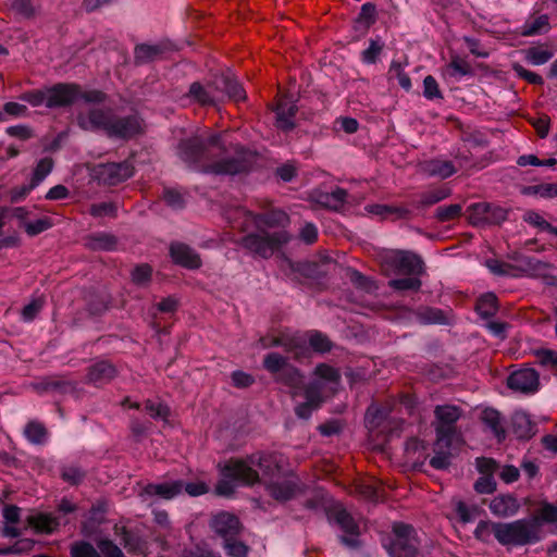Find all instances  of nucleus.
Masks as SVG:
<instances>
[{
    "mask_svg": "<svg viewBox=\"0 0 557 557\" xmlns=\"http://www.w3.org/2000/svg\"><path fill=\"white\" fill-rule=\"evenodd\" d=\"M233 150L236 157L215 160L226 148L221 134L209 133L182 140L177 153L188 165L205 172L234 175L247 171L250 165L248 152L239 146H234Z\"/></svg>",
    "mask_w": 557,
    "mask_h": 557,
    "instance_id": "1",
    "label": "nucleus"
},
{
    "mask_svg": "<svg viewBox=\"0 0 557 557\" xmlns=\"http://www.w3.org/2000/svg\"><path fill=\"white\" fill-rule=\"evenodd\" d=\"M257 466L267 482V490L276 500H288L295 496L298 485L296 478L288 476L281 479L278 476L281 467L274 455L253 454L247 459H232L225 465L223 475L227 479L238 481L245 485H253L260 481L258 472L253 469Z\"/></svg>",
    "mask_w": 557,
    "mask_h": 557,
    "instance_id": "2",
    "label": "nucleus"
},
{
    "mask_svg": "<svg viewBox=\"0 0 557 557\" xmlns=\"http://www.w3.org/2000/svg\"><path fill=\"white\" fill-rule=\"evenodd\" d=\"M495 539L503 546H524L542 539L536 519H519L512 522H497Z\"/></svg>",
    "mask_w": 557,
    "mask_h": 557,
    "instance_id": "3",
    "label": "nucleus"
},
{
    "mask_svg": "<svg viewBox=\"0 0 557 557\" xmlns=\"http://www.w3.org/2000/svg\"><path fill=\"white\" fill-rule=\"evenodd\" d=\"M289 239L290 236L283 230L273 233L261 231L259 234H249L243 237L240 245L250 253L268 259Z\"/></svg>",
    "mask_w": 557,
    "mask_h": 557,
    "instance_id": "4",
    "label": "nucleus"
},
{
    "mask_svg": "<svg viewBox=\"0 0 557 557\" xmlns=\"http://www.w3.org/2000/svg\"><path fill=\"white\" fill-rule=\"evenodd\" d=\"M393 534L394 536L387 545L391 557H418V539L411 525L395 523Z\"/></svg>",
    "mask_w": 557,
    "mask_h": 557,
    "instance_id": "5",
    "label": "nucleus"
},
{
    "mask_svg": "<svg viewBox=\"0 0 557 557\" xmlns=\"http://www.w3.org/2000/svg\"><path fill=\"white\" fill-rule=\"evenodd\" d=\"M382 264L403 274L421 275L424 273V263L422 259L410 251H386L382 256Z\"/></svg>",
    "mask_w": 557,
    "mask_h": 557,
    "instance_id": "6",
    "label": "nucleus"
},
{
    "mask_svg": "<svg viewBox=\"0 0 557 557\" xmlns=\"http://www.w3.org/2000/svg\"><path fill=\"white\" fill-rule=\"evenodd\" d=\"M468 219L472 225L500 224L507 220L508 211L488 202H478L468 207Z\"/></svg>",
    "mask_w": 557,
    "mask_h": 557,
    "instance_id": "7",
    "label": "nucleus"
},
{
    "mask_svg": "<svg viewBox=\"0 0 557 557\" xmlns=\"http://www.w3.org/2000/svg\"><path fill=\"white\" fill-rule=\"evenodd\" d=\"M330 520L334 521L343 532L347 534L341 536V541L348 547H357L359 545V524L350 512L342 505H335L329 512Z\"/></svg>",
    "mask_w": 557,
    "mask_h": 557,
    "instance_id": "8",
    "label": "nucleus"
},
{
    "mask_svg": "<svg viewBox=\"0 0 557 557\" xmlns=\"http://www.w3.org/2000/svg\"><path fill=\"white\" fill-rule=\"evenodd\" d=\"M96 178L110 186L117 185L133 175V166L131 163L124 162H112L98 164L94 169Z\"/></svg>",
    "mask_w": 557,
    "mask_h": 557,
    "instance_id": "9",
    "label": "nucleus"
},
{
    "mask_svg": "<svg viewBox=\"0 0 557 557\" xmlns=\"http://www.w3.org/2000/svg\"><path fill=\"white\" fill-rule=\"evenodd\" d=\"M437 423L436 437L453 440L455 436V423L460 418V409L456 406H436L434 410Z\"/></svg>",
    "mask_w": 557,
    "mask_h": 557,
    "instance_id": "10",
    "label": "nucleus"
},
{
    "mask_svg": "<svg viewBox=\"0 0 557 557\" xmlns=\"http://www.w3.org/2000/svg\"><path fill=\"white\" fill-rule=\"evenodd\" d=\"M108 136L119 139H131L143 132L141 120L137 115L116 116L113 114Z\"/></svg>",
    "mask_w": 557,
    "mask_h": 557,
    "instance_id": "11",
    "label": "nucleus"
},
{
    "mask_svg": "<svg viewBox=\"0 0 557 557\" xmlns=\"http://www.w3.org/2000/svg\"><path fill=\"white\" fill-rule=\"evenodd\" d=\"M113 113L111 110L91 109L77 116V124L84 131H102L107 135L111 126Z\"/></svg>",
    "mask_w": 557,
    "mask_h": 557,
    "instance_id": "12",
    "label": "nucleus"
},
{
    "mask_svg": "<svg viewBox=\"0 0 557 557\" xmlns=\"http://www.w3.org/2000/svg\"><path fill=\"white\" fill-rule=\"evenodd\" d=\"M510 389L522 393H535L540 386L539 373L534 369L525 368L512 372L507 379Z\"/></svg>",
    "mask_w": 557,
    "mask_h": 557,
    "instance_id": "13",
    "label": "nucleus"
},
{
    "mask_svg": "<svg viewBox=\"0 0 557 557\" xmlns=\"http://www.w3.org/2000/svg\"><path fill=\"white\" fill-rule=\"evenodd\" d=\"M81 88L75 84H57L48 88V108L66 107L79 99Z\"/></svg>",
    "mask_w": 557,
    "mask_h": 557,
    "instance_id": "14",
    "label": "nucleus"
},
{
    "mask_svg": "<svg viewBox=\"0 0 557 557\" xmlns=\"http://www.w3.org/2000/svg\"><path fill=\"white\" fill-rule=\"evenodd\" d=\"M246 221H251L260 231L263 227L284 226L288 222V215L282 210H271L263 214H253L250 211L239 209L237 211Z\"/></svg>",
    "mask_w": 557,
    "mask_h": 557,
    "instance_id": "15",
    "label": "nucleus"
},
{
    "mask_svg": "<svg viewBox=\"0 0 557 557\" xmlns=\"http://www.w3.org/2000/svg\"><path fill=\"white\" fill-rule=\"evenodd\" d=\"M117 373L119 371L113 363L108 360H100L88 367L86 383L102 386L110 383Z\"/></svg>",
    "mask_w": 557,
    "mask_h": 557,
    "instance_id": "16",
    "label": "nucleus"
},
{
    "mask_svg": "<svg viewBox=\"0 0 557 557\" xmlns=\"http://www.w3.org/2000/svg\"><path fill=\"white\" fill-rule=\"evenodd\" d=\"M210 527L222 539L237 536L242 530L238 518L226 511L214 515L211 519Z\"/></svg>",
    "mask_w": 557,
    "mask_h": 557,
    "instance_id": "17",
    "label": "nucleus"
},
{
    "mask_svg": "<svg viewBox=\"0 0 557 557\" xmlns=\"http://www.w3.org/2000/svg\"><path fill=\"white\" fill-rule=\"evenodd\" d=\"M213 86L220 95V100L223 96H227L230 99L235 101L244 100L246 98L244 88L230 73L216 75L213 79Z\"/></svg>",
    "mask_w": 557,
    "mask_h": 557,
    "instance_id": "18",
    "label": "nucleus"
},
{
    "mask_svg": "<svg viewBox=\"0 0 557 557\" xmlns=\"http://www.w3.org/2000/svg\"><path fill=\"white\" fill-rule=\"evenodd\" d=\"M170 255L176 264L187 269H198L201 267L199 255L189 246L183 243H173L170 246Z\"/></svg>",
    "mask_w": 557,
    "mask_h": 557,
    "instance_id": "19",
    "label": "nucleus"
},
{
    "mask_svg": "<svg viewBox=\"0 0 557 557\" xmlns=\"http://www.w3.org/2000/svg\"><path fill=\"white\" fill-rule=\"evenodd\" d=\"M183 487L184 482L181 480L157 484H147L144 487L141 495L150 497L158 496L163 499H172L183 492Z\"/></svg>",
    "mask_w": 557,
    "mask_h": 557,
    "instance_id": "20",
    "label": "nucleus"
},
{
    "mask_svg": "<svg viewBox=\"0 0 557 557\" xmlns=\"http://www.w3.org/2000/svg\"><path fill=\"white\" fill-rule=\"evenodd\" d=\"M298 111L297 106L287 99H281L276 106V126L283 131H290L294 128V117Z\"/></svg>",
    "mask_w": 557,
    "mask_h": 557,
    "instance_id": "21",
    "label": "nucleus"
},
{
    "mask_svg": "<svg viewBox=\"0 0 557 557\" xmlns=\"http://www.w3.org/2000/svg\"><path fill=\"white\" fill-rule=\"evenodd\" d=\"M518 500L510 495H498L490 503V510L493 515L502 518L511 517L519 510Z\"/></svg>",
    "mask_w": 557,
    "mask_h": 557,
    "instance_id": "22",
    "label": "nucleus"
},
{
    "mask_svg": "<svg viewBox=\"0 0 557 557\" xmlns=\"http://www.w3.org/2000/svg\"><path fill=\"white\" fill-rule=\"evenodd\" d=\"M453 440L436 437L434 443V456L430 459V465L438 470L446 469L449 466L450 445Z\"/></svg>",
    "mask_w": 557,
    "mask_h": 557,
    "instance_id": "23",
    "label": "nucleus"
},
{
    "mask_svg": "<svg viewBox=\"0 0 557 557\" xmlns=\"http://www.w3.org/2000/svg\"><path fill=\"white\" fill-rule=\"evenodd\" d=\"M27 524L38 533L50 534L58 529V518L49 513H34L26 518Z\"/></svg>",
    "mask_w": 557,
    "mask_h": 557,
    "instance_id": "24",
    "label": "nucleus"
},
{
    "mask_svg": "<svg viewBox=\"0 0 557 557\" xmlns=\"http://www.w3.org/2000/svg\"><path fill=\"white\" fill-rule=\"evenodd\" d=\"M189 96L201 104H213L220 100V95L213 86V81L208 86L193 83L189 87Z\"/></svg>",
    "mask_w": 557,
    "mask_h": 557,
    "instance_id": "25",
    "label": "nucleus"
},
{
    "mask_svg": "<svg viewBox=\"0 0 557 557\" xmlns=\"http://www.w3.org/2000/svg\"><path fill=\"white\" fill-rule=\"evenodd\" d=\"M483 423L492 431L494 436L502 442L506 437V431L500 413L492 408H486L481 413Z\"/></svg>",
    "mask_w": 557,
    "mask_h": 557,
    "instance_id": "26",
    "label": "nucleus"
},
{
    "mask_svg": "<svg viewBox=\"0 0 557 557\" xmlns=\"http://www.w3.org/2000/svg\"><path fill=\"white\" fill-rule=\"evenodd\" d=\"M315 201L332 210H339L347 199V191L343 188H336L327 193H318L314 197Z\"/></svg>",
    "mask_w": 557,
    "mask_h": 557,
    "instance_id": "27",
    "label": "nucleus"
},
{
    "mask_svg": "<svg viewBox=\"0 0 557 557\" xmlns=\"http://www.w3.org/2000/svg\"><path fill=\"white\" fill-rule=\"evenodd\" d=\"M117 239L109 233H95L85 238V246L91 250H113L116 248Z\"/></svg>",
    "mask_w": 557,
    "mask_h": 557,
    "instance_id": "28",
    "label": "nucleus"
},
{
    "mask_svg": "<svg viewBox=\"0 0 557 557\" xmlns=\"http://www.w3.org/2000/svg\"><path fill=\"white\" fill-rule=\"evenodd\" d=\"M512 431L518 438L527 440L533 436L534 425L530 417L523 411H517L513 413L512 419Z\"/></svg>",
    "mask_w": 557,
    "mask_h": 557,
    "instance_id": "29",
    "label": "nucleus"
},
{
    "mask_svg": "<svg viewBox=\"0 0 557 557\" xmlns=\"http://www.w3.org/2000/svg\"><path fill=\"white\" fill-rule=\"evenodd\" d=\"M549 18L546 14L529 18L521 27L520 34L525 37L545 34L549 30Z\"/></svg>",
    "mask_w": 557,
    "mask_h": 557,
    "instance_id": "30",
    "label": "nucleus"
},
{
    "mask_svg": "<svg viewBox=\"0 0 557 557\" xmlns=\"http://www.w3.org/2000/svg\"><path fill=\"white\" fill-rule=\"evenodd\" d=\"M164 46L141 44L135 47L136 63H148L159 58L164 52Z\"/></svg>",
    "mask_w": 557,
    "mask_h": 557,
    "instance_id": "31",
    "label": "nucleus"
},
{
    "mask_svg": "<svg viewBox=\"0 0 557 557\" xmlns=\"http://www.w3.org/2000/svg\"><path fill=\"white\" fill-rule=\"evenodd\" d=\"M424 171L430 176L447 178L456 172V168L450 161L436 159L426 162Z\"/></svg>",
    "mask_w": 557,
    "mask_h": 557,
    "instance_id": "32",
    "label": "nucleus"
},
{
    "mask_svg": "<svg viewBox=\"0 0 557 557\" xmlns=\"http://www.w3.org/2000/svg\"><path fill=\"white\" fill-rule=\"evenodd\" d=\"M24 435L32 444L42 445L47 441L48 431L41 422L33 420L25 425Z\"/></svg>",
    "mask_w": 557,
    "mask_h": 557,
    "instance_id": "33",
    "label": "nucleus"
},
{
    "mask_svg": "<svg viewBox=\"0 0 557 557\" xmlns=\"http://www.w3.org/2000/svg\"><path fill=\"white\" fill-rule=\"evenodd\" d=\"M337 387L326 384L323 381H320L315 377L312 382H310L305 387V395H309L312 392L314 399L321 404H323L324 399L335 393Z\"/></svg>",
    "mask_w": 557,
    "mask_h": 557,
    "instance_id": "34",
    "label": "nucleus"
},
{
    "mask_svg": "<svg viewBox=\"0 0 557 557\" xmlns=\"http://www.w3.org/2000/svg\"><path fill=\"white\" fill-rule=\"evenodd\" d=\"M35 388L38 392L54 391V392H60V393H66L69 391H72L74 388V386L70 382L64 381L61 377L50 376V377L44 379L41 382L36 384Z\"/></svg>",
    "mask_w": 557,
    "mask_h": 557,
    "instance_id": "35",
    "label": "nucleus"
},
{
    "mask_svg": "<svg viewBox=\"0 0 557 557\" xmlns=\"http://www.w3.org/2000/svg\"><path fill=\"white\" fill-rule=\"evenodd\" d=\"M313 375L320 381H323L326 384L333 385L335 387H337L341 382L339 371L326 363L318 364L314 368Z\"/></svg>",
    "mask_w": 557,
    "mask_h": 557,
    "instance_id": "36",
    "label": "nucleus"
},
{
    "mask_svg": "<svg viewBox=\"0 0 557 557\" xmlns=\"http://www.w3.org/2000/svg\"><path fill=\"white\" fill-rule=\"evenodd\" d=\"M475 309L484 319L493 317L498 309L497 297L492 293L481 296L476 302Z\"/></svg>",
    "mask_w": 557,
    "mask_h": 557,
    "instance_id": "37",
    "label": "nucleus"
},
{
    "mask_svg": "<svg viewBox=\"0 0 557 557\" xmlns=\"http://www.w3.org/2000/svg\"><path fill=\"white\" fill-rule=\"evenodd\" d=\"M288 364V359L277 352H270L263 358V368L270 372L273 377L277 376Z\"/></svg>",
    "mask_w": 557,
    "mask_h": 557,
    "instance_id": "38",
    "label": "nucleus"
},
{
    "mask_svg": "<svg viewBox=\"0 0 557 557\" xmlns=\"http://www.w3.org/2000/svg\"><path fill=\"white\" fill-rule=\"evenodd\" d=\"M366 209L368 210L369 213L381 215L383 218L395 215V218L400 219L409 215V210L404 207L370 205Z\"/></svg>",
    "mask_w": 557,
    "mask_h": 557,
    "instance_id": "39",
    "label": "nucleus"
},
{
    "mask_svg": "<svg viewBox=\"0 0 557 557\" xmlns=\"http://www.w3.org/2000/svg\"><path fill=\"white\" fill-rule=\"evenodd\" d=\"M278 383H282L288 387L297 388L302 383V375L295 367L288 364L285 369L274 377Z\"/></svg>",
    "mask_w": 557,
    "mask_h": 557,
    "instance_id": "40",
    "label": "nucleus"
},
{
    "mask_svg": "<svg viewBox=\"0 0 557 557\" xmlns=\"http://www.w3.org/2000/svg\"><path fill=\"white\" fill-rule=\"evenodd\" d=\"M448 196L449 193L444 188L426 190L419 195V199L416 201V206L418 208L430 207L447 198Z\"/></svg>",
    "mask_w": 557,
    "mask_h": 557,
    "instance_id": "41",
    "label": "nucleus"
},
{
    "mask_svg": "<svg viewBox=\"0 0 557 557\" xmlns=\"http://www.w3.org/2000/svg\"><path fill=\"white\" fill-rule=\"evenodd\" d=\"M524 58L533 65H542L553 58V52L543 47H531L524 50Z\"/></svg>",
    "mask_w": 557,
    "mask_h": 557,
    "instance_id": "42",
    "label": "nucleus"
},
{
    "mask_svg": "<svg viewBox=\"0 0 557 557\" xmlns=\"http://www.w3.org/2000/svg\"><path fill=\"white\" fill-rule=\"evenodd\" d=\"M53 164V160L49 157L38 161L30 180L33 186H38L51 173Z\"/></svg>",
    "mask_w": 557,
    "mask_h": 557,
    "instance_id": "43",
    "label": "nucleus"
},
{
    "mask_svg": "<svg viewBox=\"0 0 557 557\" xmlns=\"http://www.w3.org/2000/svg\"><path fill=\"white\" fill-rule=\"evenodd\" d=\"M305 398L306 401L295 407V413L298 418L307 420L322 404L314 399L312 392L309 395H305Z\"/></svg>",
    "mask_w": 557,
    "mask_h": 557,
    "instance_id": "44",
    "label": "nucleus"
},
{
    "mask_svg": "<svg viewBox=\"0 0 557 557\" xmlns=\"http://www.w3.org/2000/svg\"><path fill=\"white\" fill-rule=\"evenodd\" d=\"M383 49L384 42L380 38L371 39L369 47L361 53L362 61L367 64L376 63Z\"/></svg>",
    "mask_w": 557,
    "mask_h": 557,
    "instance_id": "45",
    "label": "nucleus"
},
{
    "mask_svg": "<svg viewBox=\"0 0 557 557\" xmlns=\"http://www.w3.org/2000/svg\"><path fill=\"white\" fill-rule=\"evenodd\" d=\"M533 519H536L540 527H541V522H543V523L557 522V505L549 504V503H542L537 510V515Z\"/></svg>",
    "mask_w": 557,
    "mask_h": 557,
    "instance_id": "46",
    "label": "nucleus"
},
{
    "mask_svg": "<svg viewBox=\"0 0 557 557\" xmlns=\"http://www.w3.org/2000/svg\"><path fill=\"white\" fill-rule=\"evenodd\" d=\"M418 319L420 322L425 324H441L445 322V317L442 310L429 307L419 310Z\"/></svg>",
    "mask_w": 557,
    "mask_h": 557,
    "instance_id": "47",
    "label": "nucleus"
},
{
    "mask_svg": "<svg viewBox=\"0 0 557 557\" xmlns=\"http://www.w3.org/2000/svg\"><path fill=\"white\" fill-rule=\"evenodd\" d=\"M451 506L456 517L461 523L466 524L474 519V509L468 507L462 500L453 499Z\"/></svg>",
    "mask_w": 557,
    "mask_h": 557,
    "instance_id": "48",
    "label": "nucleus"
},
{
    "mask_svg": "<svg viewBox=\"0 0 557 557\" xmlns=\"http://www.w3.org/2000/svg\"><path fill=\"white\" fill-rule=\"evenodd\" d=\"M461 211L462 207L458 203L442 206L436 209L435 216L440 222H448L458 218Z\"/></svg>",
    "mask_w": 557,
    "mask_h": 557,
    "instance_id": "49",
    "label": "nucleus"
},
{
    "mask_svg": "<svg viewBox=\"0 0 557 557\" xmlns=\"http://www.w3.org/2000/svg\"><path fill=\"white\" fill-rule=\"evenodd\" d=\"M117 206L114 202L92 203L89 213L95 218L116 216Z\"/></svg>",
    "mask_w": 557,
    "mask_h": 557,
    "instance_id": "50",
    "label": "nucleus"
},
{
    "mask_svg": "<svg viewBox=\"0 0 557 557\" xmlns=\"http://www.w3.org/2000/svg\"><path fill=\"white\" fill-rule=\"evenodd\" d=\"M386 418V412L376 406H371L366 414V423L370 430L379 429Z\"/></svg>",
    "mask_w": 557,
    "mask_h": 557,
    "instance_id": "51",
    "label": "nucleus"
},
{
    "mask_svg": "<svg viewBox=\"0 0 557 557\" xmlns=\"http://www.w3.org/2000/svg\"><path fill=\"white\" fill-rule=\"evenodd\" d=\"M448 73L451 76H466L471 74V65L459 57H453L447 66Z\"/></svg>",
    "mask_w": 557,
    "mask_h": 557,
    "instance_id": "52",
    "label": "nucleus"
},
{
    "mask_svg": "<svg viewBox=\"0 0 557 557\" xmlns=\"http://www.w3.org/2000/svg\"><path fill=\"white\" fill-rule=\"evenodd\" d=\"M309 344L318 352H327L332 349L329 337L320 332H313L309 335Z\"/></svg>",
    "mask_w": 557,
    "mask_h": 557,
    "instance_id": "53",
    "label": "nucleus"
},
{
    "mask_svg": "<svg viewBox=\"0 0 557 557\" xmlns=\"http://www.w3.org/2000/svg\"><path fill=\"white\" fill-rule=\"evenodd\" d=\"M375 5L368 2L361 7V11L357 17V24L362 25L368 29L375 22Z\"/></svg>",
    "mask_w": 557,
    "mask_h": 557,
    "instance_id": "54",
    "label": "nucleus"
},
{
    "mask_svg": "<svg viewBox=\"0 0 557 557\" xmlns=\"http://www.w3.org/2000/svg\"><path fill=\"white\" fill-rule=\"evenodd\" d=\"M236 536H230L224 540V548L227 555L232 557H246L248 548L243 542L235 540Z\"/></svg>",
    "mask_w": 557,
    "mask_h": 557,
    "instance_id": "55",
    "label": "nucleus"
},
{
    "mask_svg": "<svg viewBox=\"0 0 557 557\" xmlns=\"http://www.w3.org/2000/svg\"><path fill=\"white\" fill-rule=\"evenodd\" d=\"M388 284L396 290H419L422 285L421 281L417 277L392 280Z\"/></svg>",
    "mask_w": 557,
    "mask_h": 557,
    "instance_id": "56",
    "label": "nucleus"
},
{
    "mask_svg": "<svg viewBox=\"0 0 557 557\" xmlns=\"http://www.w3.org/2000/svg\"><path fill=\"white\" fill-rule=\"evenodd\" d=\"M61 476L65 482L76 485L83 481L85 472L76 466H66L62 468Z\"/></svg>",
    "mask_w": 557,
    "mask_h": 557,
    "instance_id": "57",
    "label": "nucleus"
},
{
    "mask_svg": "<svg viewBox=\"0 0 557 557\" xmlns=\"http://www.w3.org/2000/svg\"><path fill=\"white\" fill-rule=\"evenodd\" d=\"M72 557H101L97 549L87 542L75 543L71 547Z\"/></svg>",
    "mask_w": 557,
    "mask_h": 557,
    "instance_id": "58",
    "label": "nucleus"
},
{
    "mask_svg": "<svg viewBox=\"0 0 557 557\" xmlns=\"http://www.w3.org/2000/svg\"><path fill=\"white\" fill-rule=\"evenodd\" d=\"M45 304L42 297L34 298L28 305L22 310V318L25 322L33 321L40 312Z\"/></svg>",
    "mask_w": 557,
    "mask_h": 557,
    "instance_id": "59",
    "label": "nucleus"
},
{
    "mask_svg": "<svg viewBox=\"0 0 557 557\" xmlns=\"http://www.w3.org/2000/svg\"><path fill=\"white\" fill-rule=\"evenodd\" d=\"M152 269L148 264H140L132 272V280L136 285L145 286L151 280Z\"/></svg>",
    "mask_w": 557,
    "mask_h": 557,
    "instance_id": "60",
    "label": "nucleus"
},
{
    "mask_svg": "<svg viewBox=\"0 0 557 557\" xmlns=\"http://www.w3.org/2000/svg\"><path fill=\"white\" fill-rule=\"evenodd\" d=\"M51 226L48 218L38 219L36 221L24 222L23 227L29 236H36Z\"/></svg>",
    "mask_w": 557,
    "mask_h": 557,
    "instance_id": "61",
    "label": "nucleus"
},
{
    "mask_svg": "<svg viewBox=\"0 0 557 557\" xmlns=\"http://www.w3.org/2000/svg\"><path fill=\"white\" fill-rule=\"evenodd\" d=\"M391 77H396L398 81V84L405 89L410 90L411 88V79L410 77L404 72L401 65L397 62H392L389 71H388Z\"/></svg>",
    "mask_w": 557,
    "mask_h": 557,
    "instance_id": "62",
    "label": "nucleus"
},
{
    "mask_svg": "<svg viewBox=\"0 0 557 557\" xmlns=\"http://www.w3.org/2000/svg\"><path fill=\"white\" fill-rule=\"evenodd\" d=\"M527 194H537L544 198L557 197V183L541 184L525 188Z\"/></svg>",
    "mask_w": 557,
    "mask_h": 557,
    "instance_id": "63",
    "label": "nucleus"
},
{
    "mask_svg": "<svg viewBox=\"0 0 557 557\" xmlns=\"http://www.w3.org/2000/svg\"><path fill=\"white\" fill-rule=\"evenodd\" d=\"M99 554L104 557H123V553L112 541L102 540L98 543Z\"/></svg>",
    "mask_w": 557,
    "mask_h": 557,
    "instance_id": "64",
    "label": "nucleus"
}]
</instances>
